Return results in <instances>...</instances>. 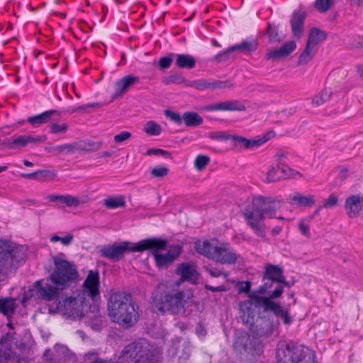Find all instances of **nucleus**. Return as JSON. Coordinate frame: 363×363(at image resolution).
<instances>
[{
    "label": "nucleus",
    "mask_w": 363,
    "mask_h": 363,
    "mask_svg": "<svg viewBox=\"0 0 363 363\" xmlns=\"http://www.w3.org/2000/svg\"><path fill=\"white\" fill-rule=\"evenodd\" d=\"M262 279H271L277 281V286H281L284 289L283 285L289 286V283L285 280L283 275L282 269L272 264H268L265 266V270L263 272ZM277 287H275L276 289Z\"/></svg>",
    "instance_id": "18"
},
{
    "label": "nucleus",
    "mask_w": 363,
    "mask_h": 363,
    "mask_svg": "<svg viewBox=\"0 0 363 363\" xmlns=\"http://www.w3.org/2000/svg\"><path fill=\"white\" fill-rule=\"evenodd\" d=\"M21 176L28 179L42 181L45 179H52L55 178L57 177V172L55 171L48 169H38L32 173L23 174Z\"/></svg>",
    "instance_id": "31"
},
{
    "label": "nucleus",
    "mask_w": 363,
    "mask_h": 363,
    "mask_svg": "<svg viewBox=\"0 0 363 363\" xmlns=\"http://www.w3.org/2000/svg\"><path fill=\"white\" fill-rule=\"evenodd\" d=\"M277 167L279 171L280 176H281V179H285L289 177L296 178V175L301 176L299 172H294L282 162L277 163Z\"/></svg>",
    "instance_id": "40"
},
{
    "label": "nucleus",
    "mask_w": 363,
    "mask_h": 363,
    "mask_svg": "<svg viewBox=\"0 0 363 363\" xmlns=\"http://www.w3.org/2000/svg\"><path fill=\"white\" fill-rule=\"evenodd\" d=\"M144 131L149 135L157 136L162 132V127L153 121H148L145 127Z\"/></svg>",
    "instance_id": "42"
},
{
    "label": "nucleus",
    "mask_w": 363,
    "mask_h": 363,
    "mask_svg": "<svg viewBox=\"0 0 363 363\" xmlns=\"http://www.w3.org/2000/svg\"><path fill=\"white\" fill-rule=\"evenodd\" d=\"M195 249L200 255L221 264H233L238 260L235 250L228 243L214 246L207 240H199Z\"/></svg>",
    "instance_id": "7"
},
{
    "label": "nucleus",
    "mask_w": 363,
    "mask_h": 363,
    "mask_svg": "<svg viewBox=\"0 0 363 363\" xmlns=\"http://www.w3.org/2000/svg\"><path fill=\"white\" fill-rule=\"evenodd\" d=\"M74 149V145L72 144H63L60 145H56L54 147H52L50 148V150L52 152H55L57 153H62V152H66V153H70L72 152Z\"/></svg>",
    "instance_id": "50"
},
{
    "label": "nucleus",
    "mask_w": 363,
    "mask_h": 363,
    "mask_svg": "<svg viewBox=\"0 0 363 363\" xmlns=\"http://www.w3.org/2000/svg\"><path fill=\"white\" fill-rule=\"evenodd\" d=\"M331 91L330 89H324L318 94L315 95L311 100V104L314 107H318L328 101L331 96Z\"/></svg>",
    "instance_id": "39"
},
{
    "label": "nucleus",
    "mask_w": 363,
    "mask_h": 363,
    "mask_svg": "<svg viewBox=\"0 0 363 363\" xmlns=\"http://www.w3.org/2000/svg\"><path fill=\"white\" fill-rule=\"evenodd\" d=\"M129 242H124L121 245H108L103 247L101 253L103 257L113 260H118L125 252H132Z\"/></svg>",
    "instance_id": "20"
},
{
    "label": "nucleus",
    "mask_w": 363,
    "mask_h": 363,
    "mask_svg": "<svg viewBox=\"0 0 363 363\" xmlns=\"http://www.w3.org/2000/svg\"><path fill=\"white\" fill-rule=\"evenodd\" d=\"M99 274L98 272L90 270L83 283V290L79 294L87 295L91 299L99 296Z\"/></svg>",
    "instance_id": "13"
},
{
    "label": "nucleus",
    "mask_w": 363,
    "mask_h": 363,
    "mask_svg": "<svg viewBox=\"0 0 363 363\" xmlns=\"http://www.w3.org/2000/svg\"><path fill=\"white\" fill-rule=\"evenodd\" d=\"M42 141L39 137H33L31 135H21L12 139L8 142L7 147L11 149L17 147H23L26 146L28 143H38Z\"/></svg>",
    "instance_id": "24"
},
{
    "label": "nucleus",
    "mask_w": 363,
    "mask_h": 363,
    "mask_svg": "<svg viewBox=\"0 0 363 363\" xmlns=\"http://www.w3.org/2000/svg\"><path fill=\"white\" fill-rule=\"evenodd\" d=\"M281 207L279 201L259 196L253 199L252 206L244 209L243 216L254 233L259 238H264L266 233L263 220L273 218Z\"/></svg>",
    "instance_id": "2"
},
{
    "label": "nucleus",
    "mask_w": 363,
    "mask_h": 363,
    "mask_svg": "<svg viewBox=\"0 0 363 363\" xmlns=\"http://www.w3.org/2000/svg\"><path fill=\"white\" fill-rule=\"evenodd\" d=\"M184 293L178 288L160 284L152 294L151 306L160 313L177 314L184 311Z\"/></svg>",
    "instance_id": "4"
},
{
    "label": "nucleus",
    "mask_w": 363,
    "mask_h": 363,
    "mask_svg": "<svg viewBox=\"0 0 363 363\" xmlns=\"http://www.w3.org/2000/svg\"><path fill=\"white\" fill-rule=\"evenodd\" d=\"M205 288L213 292H220V291H225L226 290L225 287L223 285H220L218 286H212L210 285H206Z\"/></svg>",
    "instance_id": "63"
},
{
    "label": "nucleus",
    "mask_w": 363,
    "mask_h": 363,
    "mask_svg": "<svg viewBox=\"0 0 363 363\" xmlns=\"http://www.w3.org/2000/svg\"><path fill=\"white\" fill-rule=\"evenodd\" d=\"M291 203L297 206H311L315 203L313 196H304L298 193H296L291 197Z\"/></svg>",
    "instance_id": "34"
},
{
    "label": "nucleus",
    "mask_w": 363,
    "mask_h": 363,
    "mask_svg": "<svg viewBox=\"0 0 363 363\" xmlns=\"http://www.w3.org/2000/svg\"><path fill=\"white\" fill-rule=\"evenodd\" d=\"M326 37L327 35L324 31L317 28H313L310 30L307 43L314 47L320 42L325 40Z\"/></svg>",
    "instance_id": "36"
},
{
    "label": "nucleus",
    "mask_w": 363,
    "mask_h": 363,
    "mask_svg": "<svg viewBox=\"0 0 363 363\" xmlns=\"http://www.w3.org/2000/svg\"><path fill=\"white\" fill-rule=\"evenodd\" d=\"M131 133L128 131H122L114 136V142L116 143H121L131 138Z\"/></svg>",
    "instance_id": "58"
},
{
    "label": "nucleus",
    "mask_w": 363,
    "mask_h": 363,
    "mask_svg": "<svg viewBox=\"0 0 363 363\" xmlns=\"http://www.w3.org/2000/svg\"><path fill=\"white\" fill-rule=\"evenodd\" d=\"M210 162V157L204 155H199L194 160V167L196 170H203Z\"/></svg>",
    "instance_id": "46"
},
{
    "label": "nucleus",
    "mask_w": 363,
    "mask_h": 363,
    "mask_svg": "<svg viewBox=\"0 0 363 363\" xmlns=\"http://www.w3.org/2000/svg\"><path fill=\"white\" fill-rule=\"evenodd\" d=\"M186 86L194 87L198 90L203 91L206 89L214 90L230 88L233 86V84H231L228 81H208L206 79H201L198 80L188 82L186 84Z\"/></svg>",
    "instance_id": "16"
},
{
    "label": "nucleus",
    "mask_w": 363,
    "mask_h": 363,
    "mask_svg": "<svg viewBox=\"0 0 363 363\" xmlns=\"http://www.w3.org/2000/svg\"><path fill=\"white\" fill-rule=\"evenodd\" d=\"M183 121L187 127H196L203 123V118L196 112H185Z\"/></svg>",
    "instance_id": "35"
},
{
    "label": "nucleus",
    "mask_w": 363,
    "mask_h": 363,
    "mask_svg": "<svg viewBox=\"0 0 363 363\" xmlns=\"http://www.w3.org/2000/svg\"><path fill=\"white\" fill-rule=\"evenodd\" d=\"M164 114L168 119L177 125L182 123L183 118L179 113L167 109L164 111Z\"/></svg>",
    "instance_id": "48"
},
{
    "label": "nucleus",
    "mask_w": 363,
    "mask_h": 363,
    "mask_svg": "<svg viewBox=\"0 0 363 363\" xmlns=\"http://www.w3.org/2000/svg\"><path fill=\"white\" fill-rule=\"evenodd\" d=\"M281 179L277 165L272 167L267 172L266 181L268 183L274 182Z\"/></svg>",
    "instance_id": "47"
},
{
    "label": "nucleus",
    "mask_w": 363,
    "mask_h": 363,
    "mask_svg": "<svg viewBox=\"0 0 363 363\" xmlns=\"http://www.w3.org/2000/svg\"><path fill=\"white\" fill-rule=\"evenodd\" d=\"M58 112L56 110H48L42 113L28 117L27 122L29 123L34 127L39 126L42 124L48 123L53 115L57 114Z\"/></svg>",
    "instance_id": "28"
},
{
    "label": "nucleus",
    "mask_w": 363,
    "mask_h": 363,
    "mask_svg": "<svg viewBox=\"0 0 363 363\" xmlns=\"http://www.w3.org/2000/svg\"><path fill=\"white\" fill-rule=\"evenodd\" d=\"M298 229L301 231V234L307 238H310L311 234L309 231V226L307 225L304 220H301L298 223Z\"/></svg>",
    "instance_id": "60"
},
{
    "label": "nucleus",
    "mask_w": 363,
    "mask_h": 363,
    "mask_svg": "<svg viewBox=\"0 0 363 363\" xmlns=\"http://www.w3.org/2000/svg\"><path fill=\"white\" fill-rule=\"evenodd\" d=\"M18 305L16 303V298H0V313L3 314L8 319L11 318L14 314Z\"/></svg>",
    "instance_id": "27"
},
{
    "label": "nucleus",
    "mask_w": 363,
    "mask_h": 363,
    "mask_svg": "<svg viewBox=\"0 0 363 363\" xmlns=\"http://www.w3.org/2000/svg\"><path fill=\"white\" fill-rule=\"evenodd\" d=\"M313 47L309 44H306V46L303 51L301 52L298 57V65H303L308 63L313 58L312 50Z\"/></svg>",
    "instance_id": "44"
},
{
    "label": "nucleus",
    "mask_w": 363,
    "mask_h": 363,
    "mask_svg": "<svg viewBox=\"0 0 363 363\" xmlns=\"http://www.w3.org/2000/svg\"><path fill=\"white\" fill-rule=\"evenodd\" d=\"M182 246L180 245H170L166 253L155 254L154 258L155 265L159 269H166L182 254Z\"/></svg>",
    "instance_id": "11"
},
{
    "label": "nucleus",
    "mask_w": 363,
    "mask_h": 363,
    "mask_svg": "<svg viewBox=\"0 0 363 363\" xmlns=\"http://www.w3.org/2000/svg\"><path fill=\"white\" fill-rule=\"evenodd\" d=\"M62 255L52 257L54 268L49 279L53 284L65 289L74 283L79 275L75 263L63 258Z\"/></svg>",
    "instance_id": "6"
},
{
    "label": "nucleus",
    "mask_w": 363,
    "mask_h": 363,
    "mask_svg": "<svg viewBox=\"0 0 363 363\" xmlns=\"http://www.w3.org/2000/svg\"><path fill=\"white\" fill-rule=\"evenodd\" d=\"M68 129L66 123H52L50 125V133L52 134H60L65 133Z\"/></svg>",
    "instance_id": "51"
},
{
    "label": "nucleus",
    "mask_w": 363,
    "mask_h": 363,
    "mask_svg": "<svg viewBox=\"0 0 363 363\" xmlns=\"http://www.w3.org/2000/svg\"><path fill=\"white\" fill-rule=\"evenodd\" d=\"M275 357L277 363H318L308 347L287 340L278 342Z\"/></svg>",
    "instance_id": "5"
},
{
    "label": "nucleus",
    "mask_w": 363,
    "mask_h": 363,
    "mask_svg": "<svg viewBox=\"0 0 363 363\" xmlns=\"http://www.w3.org/2000/svg\"><path fill=\"white\" fill-rule=\"evenodd\" d=\"M169 169L164 166H157L151 170L154 177H163L168 174Z\"/></svg>",
    "instance_id": "56"
},
{
    "label": "nucleus",
    "mask_w": 363,
    "mask_h": 363,
    "mask_svg": "<svg viewBox=\"0 0 363 363\" xmlns=\"http://www.w3.org/2000/svg\"><path fill=\"white\" fill-rule=\"evenodd\" d=\"M177 274L181 276L182 281H189L196 284L198 282V276L195 269L189 264L181 263L177 268Z\"/></svg>",
    "instance_id": "23"
},
{
    "label": "nucleus",
    "mask_w": 363,
    "mask_h": 363,
    "mask_svg": "<svg viewBox=\"0 0 363 363\" xmlns=\"http://www.w3.org/2000/svg\"><path fill=\"white\" fill-rule=\"evenodd\" d=\"M296 48V43L293 40L284 43L281 48L268 50L266 53L267 60H277L290 55Z\"/></svg>",
    "instance_id": "22"
},
{
    "label": "nucleus",
    "mask_w": 363,
    "mask_h": 363,
    "mask_svg": "<svg viewBox=\"0 0 363 363\" xmlns=\"http://www.w3.org/2000/svg\"><path fill=\"white\" fill-rule=\"evenodd\" d=\"M236 350L252 356L259 355L262 351V346L259 340L247 333H240L234 342Z\"/></svg>",
    "instance_id": "9"
},
{
    "label": "nucleus",
    "mask_w": 363,
    "mask_h": 363,
    "mask_svg": "<svg viewBox=\"0 0 363 363\" xmlns=\"http://www.w3.org/2000/svg\"><path fill=\"white\" fill-rule=\"evenodd\" d=\"M91 363H116V362L114 361H112L111 359H103L101 358H97ZM116 363H119V361L118 360V362Z\"/></svg>",
    "instance_id": "64"
},
{
    "label": "nucleus",
    "mask_w": 363,
    "mask_h": 363,
    "mask_svg": "<svg viewBox=\"0 0 363 363\" xmlns=\"http://www.w3.org/2000/svg\"><path fill=\"white\" fill-rule=\"evenodd\" d=\"M87 319L88 325L96 331H100L106 323L105 317L102 316L98 310L92 315H89Z\"/></svg>",
    "instance_id": "32"
},
{
    "label": "nucleus",
    "mask_w": 363,
    "mask_h": 363,
    "mask_svg": "<svg viewBox=\"0 0 363 363\" xmlns=\"http://www.w3.org/2000/svg\"><path fill=\"white\" fill-rule=\"evenodd\" d=\"M107 307L112 320L123 328L133 326L139 319V308L129 293L118 291L112 294Z\"/></svg>",
    "instance_id": "3"
},
{
    "label": "nucleus",
    "mask_w": 363,
    "mask_h": 363,
    "mask_svg": "<svg viewBox=\"0 0 363 363\" xmlns=\"http://www.w3.org/2000/svg\"><path fill=\"white\" fill-rule=\"evenodd\" d=\"M347 215L350 218L358 216L363 209V196L360 195H351L347 197L345 203Z\"/></svg>",
    "instance_id": "19"
},
{
    "label": "nucleus",
    "mask_w": 363,
    "mask_h": 363,
    "mask_svg": "<svg viewBox=\"0 0 363 363\" xmlns=\"http://www.w3.org/2000/svg\"><path fill=\"white\" fill-rule=\"evenodd\" d=\"M143 350L145 351L137 354L138 359L134 360L135 363H152L156 361V354L152 345L149 343V347H143Z\"/></svg>",
    "instance_id": "30"
},
{
    "label": "nucleus",
    "mask_w": 363,
    "mask_h": 363,
    "mask_svg": "<svg viewBox=\"0 0 363 363\" xmlns=\"http://www.w3.org/2000/svg\"><path fill=\"white\" fill-rule=\"evenodd\" d=\"M140 78L138 77L128 74L119 80L116 81L114 85L115 92L113 95L114 99H117L121 96L125 92H126L132 86L138 84Z\"/></svg>",
    "instance_id": "17"
},
{
    "label": "nucleus",
    "mask_w": 363,
    "mask_h": 363,
    "mask_svg": "<svg viewBox=\"0 0 363 363\" xmlns=\"http://www.w3.org/2000/svg\"><path fill=\"white\" fill-rule=\"evenodd\" d=\"M167 248V241L166 240L157 238H150L138 242L135 245L131 246L130 250L133 252H143L145 250H149L154 257L155 254H159L160 251L165 250Z\"/></svg>",
    "instance_id": "10"
},
{
    "label": "nucleus",
    "mask_w": 363,
    "mask_h": 363,
    "mask_svg": "<svg viewBox=\"0 0 363 363\" xmlns=\"http://www.w3.org/2000/svg\"><path fill=\"white\" fill-rule=\"evenodd\" d=\"M104 205L108 209H115L125 206L124 197L120 196H110L104 200Z\"/></svg>",
    "instance_id": "38"
},
{
    "label": "nucleus",
    "mask_w": 363,
    "mask_h": 363,
    "mask_svg": "<svg viewBox=\"0 0 363 363\" xmlns=\"http://www.w3.org/2000/svg\"><path fill=\"white\" fill-rule=\"evenodd\" d=\"M338 199L337 197L333 194H331L329 197L324 201L322 207L323 208H333L334 207L337 203Z\"/></svg>",
    "instance_id": "57"
},
{
    "label": "nucleus",
    "mask_w": 363,
    "mask_h": 363,
    "mask_svg": "<svg viewBox=\"0 0 363 363\" xmlns=\"http://www.w3.org/2000/svg\"><path fill=\"white\" fill-rule=\"evenodd\" d=\"M258 47V43L255 39L245 40L240 43H237L230 46V50L233 53L248 54L255 52Z\"/></svg>",
    "instance_id": "26"
},
{
    "label": "nucleus",
    "mask_w": 363,
    "mask_h": 363,
    "mask_svg": "<svg viewBox=\"0 0 363 363\" xmlns=\"http://www.w3.org/2000/svg\"><path fill=\"white\" fill-rule=\"evenodd\" d=\"M35 286L37 289V295L41 300L45 301H52L57 299L64 289L57 286L56 285H51L45 284L42 285V281L38 280L35 282Z\"/></svg>",
    "instance_id": "14"
},
{
    "label": "nucleus",
    "mask_w": 363,
    "mask_h": 363,
    "mask_svg": "<svg viewBox=\"0 0 363 363\" xmlns=\"http://www.w3.org/2000/svg\"><path fill=\"white\" fill-rule=\"evenodd\" d=\"M245 104L239 100H228L206 105L201 108L205 111H244Z\"/></svg>",
    "instance_id": "12"
},
{
    "label": "nucleus",
    "mask_w": 363,
    "mask_h": 363,
    "mask_svg": "<svg viewBox=\"0 0 363 363\" xmlns=\"http://www.w3.org/2000/svg\"><path fill=\"white\" fill-rule=\"evenodd\" d=\"M283 289L277 286L268 296L257 295L252 293L249 295L250 299L242 301L239 304L240 317L245 325H253L257 309L259 312L258 318L262 320H266L263 329V334H271L274 328L279 324L274 322L273 318H270L268 313H272L277 320H281L285 325H290L294 322V318L289 313V310L283 307L279 301L274 299L281 297Z\"/></svg>",
    "instance_id": "1"
},
{
    "label": "nucleus",
    "mask_w": 363,
    "mask_h": 363,
    "mask_svg": "<svg viewBox=\"0 0 363 363\" xmlns=\"http://www.w3.org/2000/svg\"><path fill=\"white\" fill-rule=\"evenodd\" d=\"M272 133L269 132L264 135L255 139H247L242 136L231 135H229L228 137L232 139L235 145H238L240 147L252 150L264 144L272 137Z\"/></svg>",
    "instance_id": "15"
},
{
    "label": "nucleus",
    "mask_w": 363,
    "mask_h": 363,
    "mask_svg": "<svg viewBox=\"0 0 363 363\" xmlns=\"http://www.w3.org/2000/svg\"><path fill=\"white\" fill-rule=\"evenodd\" d=\"M188 82L189 81H186L185 79V78L183 76L180 75V74H172V75L169 76L165 79V83L167 84H183V83H184L185 85H186Z\"/></svg>",
    "instance_id": "53"
},
{
    "label": "nucleus",
    "mask_w": 363,
    "mask_h": 363,
    "mask_svg": "<svg viewBox=\"0 0 363 363\" xmlns=\"http://www.w3.org/2000/svg\"><path fill=\"white\" fill-rule=\"evenodd\" d=\"M306 13L303 11H296L291 18L292 34L296 38H300L303 33V23Z\"/></svg>",
    "instance_id": "21"
},
{
    "label": "nucleus",
    "mask_w": 363,
    "mask_h": 363,
    "mask_svg": "<svg viewBox=\"0 0 363 363\" xmlns=\"http://www.w3.org/2000/svg\"><path fill=\"white\" fill-rule=\"evenodd\" d=\"M48 199L51 202L60 201L68 207L77 206L79 204V199L71 195L51 194L48 196Z\"/></svg>",
    "instance_id": "33"
},
{
    "label": "nucleus",
    "mask_w": 363,
    "mask_h": 363,
    "mask_svg": "<svg viewBox=\"0 0 363 363\" xmlns=\"http://www.w3.org/2000/svg\"><path fill=\"white\" fill-rule=\"evenodd\" d=\"M251 288V282L241 281L239 286V292L249 293Z\"/></svg>",
    "instance_id": "61"
},
{
    "label": "nucleus",
    "mask_w": 363,
    "mask_h": 363,
    "mask_svg": "<svg viewBox=\"0 0 363 363\" xmlns=\"http://www.w3.org/2000/svg\"><path fill=\"white\" fill-rule=\"evenodd\" d=\"M98 106H99V104H97V103H91V104L80 105L78 106H71L67 108V112L70 114H72V113L78 112V111H84L89 108L97 107Z\"/></svg>",
    "instance_id": "52"
},
{
    "label": "nucleus",
    "mask_w": 363,
    "mask_h": 363,
    "mask_svg": "<svg viewBox=\"0 0 363 363\" xmlns=\"http://www.w3.org/2000/svg\"><path fill=\"white\" fill-rule=\"evenodd\" d=\"M147 155H157V156H162V157H168L169 156V153L164 150L160 148H151L149 149L147 152Z\"/></svg>",
    "instance_id": "59"
},
{
    "label": "nucleus",
    "mask_w": 363,
    "mask_h": 363,
    "mask_svg": "<svg viewBox=\"0 0 363 363\" xmlns=\"http://www.w3.org/2000/svg\"><path fill=\"white\" fill-rule=\"evenodd\" d=\"M262 284L259 286L257 289L254 293L257 294V295L269 294V296L273 291H271L273 286L274 284H276V286L277 285V281L271 279H262Z\"/></svg>",
    "instance_id": "41"
},
{
    "label": "nucleus",
    "mask_w": 363,
    "mask_h": 363,
    "mask_svg": "<svg viewBox=\"0 0 363 363\" xmlns=\"http://www.w3.org/2000/svg\"><path fill=\"white\" fill-rule=\"evenodd\" d=\"M233 54V51L230 50V47L228 48L223 51L218 53L215 57V60L218 62H225L228 60L231 55Z\"/></svg>",
    "instance_id": "54"
},
{
    "label": "nucleus",
    "mask_w": 363,
    "mask_h": 363,
    "mask_svg": "<svg viewBox=\"0 0 363 363\" xmlns=\"http://www.w3.org/2000/svg\"><path fill=\"white\" fill-rule=\"evenodd\" d=\"M267 34L271 43H280L285 38V35L279 31L278 27L270 23H268Z\"/></svg>",
    "instance_id": "37"
},
{
    "label": "nucleus",
    "mask_w": 363,
    "mask_h": 363,
    "mask_svg": "<svg viewBox=\"0 0 363 363\" xmlns=\"http://www.w3.org/2000/svg\"><path fill=\"white\" fill-rule=\"evenodd\" d=\"M173 56L169 54L168 56H164L160 58L158 61V65L162 70L168 69L173 61Z\"/></svg>",
    "instance_id": "55"
},
{
    "label": "nucleus",
    "mask_w": 363,
    "mask_h": 363,
    "mask_svg": "<svg viewBox=\"0 0 363 363\" xmlns=\"http://www.w3.org/2000/svg\"><path fill=\"white\" fill-rule=\"evenodd\" d=\"M175 58V65L180 69H191L196 66V59L189 54L171 53Z\"/></svg>",
    "instance_id": "25"
},
{
    "label": "nucleus",
    "mask_w": 363,
    "mask_h": 363,
    "mask_svg": "<svg viewBox=\"0 0 363 363\" xmlns=\"http://www.w3.org/2000/svg\"><path fill=\"white\" fill-rule=\"evenodd\" d=\"M208 272L210 275L213 277H219L223 275L225 277H228V274L224 273L223 271L216 269V268H211L208 269Z\"/></svg>",
    "instance_id": "62"
},
{
    "label": "nucleus",
    "mask_w": 363,
    "mask_h": 363,
    "mask_svg": "<svg viewBox=\"0 0 363 363\" xmlns=\"http://www.w3.org/2000/svg\"><path fill=\"white\" fill-rule=\"evenodd\" d=\"M88 305L84 294H79L75 297L67 296L62 301H59L56 309L62 315L76 320L84 316V312L87 310Z\"/></svg>",
    "instance_id": "8"
},
{
    "label": "nucleus",
    "mask_w": 363,
    "mask_h": 363,
    "mask_svg": "<svg viewBox=\"0 0 363 363\" xmlns=\"http://www.w3.org/2000/svg\"><path fill=\"white\" fill-rule=\"evenodd\" d=\"M13 247L12 242L0 240V267L2 268L5 263L13 257Z\"/></svg>",
    "instance_id": "29"
},
{
    "label": "nucleus",
    "mask_w": 363,
    "mask_h": 363,
    "mask_svg": "<svg viewBox=\"0 0 363 363\" xmlns=\"http://www.w3.org/2000/svg\"><path fill=\"white\" fill-rule=\"evenodd\" d=\"M335 0H315L314 7L320 13H326L333 6Z\"/></svg>",
    "instance_id": "43"
},
{
    "label": "nucleus",
    "mask_w": 363,
    "mask_h": 363,
    "mask_svg": "<svg viewBox=\"0 0 363 363\" xmlns=\"http://www.w3.org/2000/svg\"><path fill=\"white\" fill-rule=\"evenodd\" d=\"M74 240V236L72 234H68L65 237H60L58 235H53L50 238V240L52 242H56L60 241L61 243L65 246L69 245Z\"/></svg>",
    "instance_id": "49"
},
{
    "label": "nucleus",
    "mask_w": 363,
    "mask_h": 363,
    "mask_svg": "<svg viewBox=\"0 0 363 363\" xmlns=\"http://www.w3.org/2000/svg\"><path fill=\"white\" fill-rule=\"evenodd\" d=\"M13 357L11 347L5 344H0V362H6Z\"/></svg>",
    "instance_id": "45"
}]
</instances>
